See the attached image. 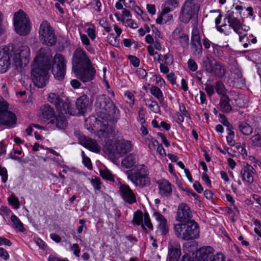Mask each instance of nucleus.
I'll list each match as a JSON object with an SVG mask.
<instances>
[{"label":"nucleus","mask_w":261,"mask_h":261,"mask_svg":"<svg viewBox=\"0 0 261 261\" xmlns=\"http://www.w3.org/2000/svg\"><path fill=\"white\" fill-rule=\"evenodd\" d=\"M51 58L50 49L48 47H45L38 50L34 59L31 76L33 83L38 88H43L48 81V70L50 68Z\"/></svg>","instance_id":"f257e3e1"},{"label":"nucleus","mask_w":261,"mask_h":261,"mask_svg":"<svg viewBox=\"0 0 261 261\" xmlns=\"http://www.w3.org/2000/svg\"><path fill=\"white\" fill-rule=\"evenodd\" d=\"M95 112L97 117L106 121L111 116H118L119 109L115 106L112 100L106 95H98L96 99Z\"/></svg>","instance_id":"f03ea898"},{"label":"nucleus","mask_w":261,"mask_h":261,"mask_svg":"<svg viewBox=\"0 0 261 261\" xmlns=\"http://www.w3.org/2000/svg\"><path fill=\"white\" fill-rule=\"evenodd\" d=\"M173 231L178 239L184 241L193 240L199 236V227L194 220L174 224Z\"/></svg>","instance_id":"7ed1b4c3"},{"label":"nucleus","mask_w":261,"mask_h":261,"mask_svg":"<svg viewBox=\"0 0 261 261\" xmlns=\"http://www.w3.org/2000/svg\"><path fill=\"white\" fill-rule=\"evenodd\" d=\"M127 178L136 187L143 188L149 186L151 184L149 171L144 164L138 165L135 170H129L125 172Z\"/></svg>","instance_id":"20e7f679"},{"label":"nucleus","mask_w":261,"mask_h":261,"mask_svg":"<svg viewBox=\"0 0 261 261\" xmlns=\"http://www.w3.org/2000/svg\"><path fill=\"white\" fill-rule=\"evenodd\" d=\"M13 24L15 31L20 36H26L30 32L31 25L29 18L21 10L14 13Z\"/></svg>","instance_id":"39448f33"},{"label":"nucleus","mask_w":261,"mask_h":261,"mask_svg":"<svg viewBox=\"0 0 261 261\" xmlns=\"http://www.w3.org/2000/svg\"><path fill=\"white\" fill-rule=\"evenodd\" d=\"M40 41L47 46L55 45L57 42L54 30L49 23L44 20L41 23L39 31Z\"/></svg>","instance_id":"423d86ee"},{"label":"nucleus","mask_w":261,"mask_h":261,"mask_svg":"<svg viewBox=\"0 0 261 261\" xmlns=\"http://www.w3.org/2000/svg\"><path fill=\"white\" fill-rule=\"evenodd\" d=\"M226 19L229 27L239 36L240 42L243 43L247 35V32L250 29L249 27L244 25L241 20L234 16L233 12L228 14Z\"/></svg>","instance_id":"0eeeda50"},{"label":"nucleus","mask_w":261,"mask_h":261,"mask_svg":"<svg viewBox=\"0 0 261 261\" xmlns=\"http://www.w3.org/2000/svg\"><path fill=\"white\" fill-rule=\"evenodd\" d=\"M66 62L63 55L57 54L54 56L52 64V72L57 80L64 79L66 73Z\"/></svg>","instance_id":"6e6552de"},{"label":"nucleus","mask_w":261,"mask_h":261,"mask_svg":"<svg viewBox=\"0 0 261 261\" xmlns=\"http://www.w3.org/2000/svg\"><path fill=\"white\" fill-rule=\"evenodd\" d=\"M198 10L199 6L196 0H187L182 7L179 16L180 21L184 23L188 22Z\"/></svg>","instance_id":"1a4fd4ad"},{"label":"nucleus","mask_w":261,"mask_h":261,"mask_svg":"<svg viewBox=\"0 0 261 261\" xmlns=\"http://www.w3.org/2000/svg\"><path fill=\"white\" fill-rule=\"evenodd\" d=\"M8 104L6 101H0V125L9 127L16 123L17 118L11 111H8Z\"/></svg>","instance_id":"9d476101"},{"label":"nucleus","mask_w":261,"mask_h":261,"mask_svg":"<svg viewBox=\"0 0 261 261\" xmlns=\"http://www.w3.org/2000/svg\"><path fill=\"white\" fill-rule=\"evenodd\" d=\"M72 70H77L91 63L86 53L81 48H76L72 56Z\"/></svg>","instance_id":"9b49d317"},{"label":"nucleus","mask_w":261,"mask_h":261,"mask_svg":"<svg viewBox=\"0 0 261 261\" xmlns=\"http://www.w3.org/2000/svg\"><path fill=\"white\" fill-rule=\"evenodd\" d=\"M204 68L205 71L210 73H214L218 77H223L225 73V70L222 65L214 60L206 58L203 61Z\"/></svg>","instance_id":"f8f14e48"},{"label":"nucleus","mask_w":261,"mask_h":261,"mask_svg":"<svg viewBox=\"0 0 261 261\" xmlns=\"http://www.w3.org/2000/svg\"><path fill=\"white\" fill-rule=\"evenodd\" d=\"M73 72L76 76L84 83L93 80L96 74V70L93 67L91 63Z\"/></svg>","instance_id":"ddd939ff"},{"label":"nucleus","mask_w":261,"mask_h":261,"mask_svg":"<svg viewBox=\"0 0 261 261\" xmlns=\"http://www.w3.org/2000/svg\"><path fill=\"white\" fill-rule=\"evenodd\" d=\"M191 49L196 56H201L202 53V47L198 28L194 27L192 31Z\"/></svg>","instance_id":"4468645a"},{"label":"nucleus","mask_w":261,"mask_h":261,"mask_svg":"<svg viewBox=\"0 0 261 261\" xmlns=\"http://www.w3.org/2000/svg\"><path fill=\"white\" fill-rule=\"evenodd\" d=\"M192 213L191 208L186 203L179 204L177 210L175 220L179 222H184L191 220Z\"/></svg>","instance_id":"2eb2a0df"},{"label":"nucleus","mask_w":261,"mask_h":261,"mask_svg":"<svg viewBox=\"0 0 261 261\" xmlns=\"http://www.w3.org/2000/svg\"><path fill=\"white\" fill-rule=\"evenodd\" d=\"M168 248L167 261H178L181 255L179 244L175 241H170L168 244Z\"/></svg>","instance_id":"dca6fc26"},{"label":"nucleus","mask_w":261,"mask_h":261,"mask_svg":"<svg viewBox=\"0 0 261 261\" xmlns=\"http://www.w3.org/2000/svg\"><path fill=\"white\" fill-rule=\"evenodd\" d=\"M30 56V48L27 45H22L19 47L18 52L12 57L15 65L16 66H20L22 64V60L23 59L26 60Z\"/></svg>","instance_id":"f3484780"},{"label":"nucleus","mask_w":261,"mask_h":261,"mask_svg":"<svg viewBox=\"0 0 261 261\" xmlns=\"http://www.w3.org/2000/svg\"><path fill=\"white\" fill-rule=\"evenodd\" d=\"M10 56L8 47L0 49V73L6 72L10 66Z\"/></svg>","instance_id":"a211bd4d"},{"label":"nucleus","mask_w":261,"mask_h":261,"mask_svg":"<svg viewBox=\"0 0 261 261\" xmlns=\"http://www.w3.org/2000/svg\"><path fill=\"white\" fill-rule=\"evenodd\" d=\"M132 148V145L130 141L121 140L116 143L115 149L111 153L122 155L130 151Z\"/></svg>","instance_id":"6ab92c4d"},{"label":"nucleus","mask_w":261,"mask_h":261,"mask_svg":"<svg viewBox=\"0 0 261 261\" xmlns=\"http://www.w3.org/2000/svg\"><path fill=\"white\" fill-rule=\"evenodd\" d=\"M119 190L123 199L126 202L131 204L136 202L135 194L129 186L121 184Z\"/></svg>","instance_id":"aec40b11"},{"label":"nucleus","mask_w":261,"mask_h":261,"mask_svg":"<svg viewBox=\"0 0 261 261\" xmlns=\"http://www.w3.org/2000/svg\"><path fill=\"white\" fill-rule=\"evenodd\" d=\"M79 140L80 143L90 151L95 153H99L100 151V146L95 140L87 137L85 136H81L79 138Z\"/></svg>","instance_id":"412c9836"},{"label":"nucleus","mask_w":261,"mask_h":261,"mask_svg":"<svg viewBox=\"0 0 261 261\" xmlns=\"http://www.w3.org/2000/svg\"><path fill=\"white\" fill-rule=\"evenodd\" d=\"M103 121L101 128L97 132V136L99 138L109 139L115 136L114 128L108 123V120Z\"/></svg>","instance_id":"4be33fe9"},{"label":"nucleus","mask_w":261,"mask_h":261,"mask_svg":"<svg viewBox=\"0 0 261 261\" xmlns=\"http://www.w3.org/2000/svg\"><path fill=\"white\" fill-rule=\"evenodd\" d=\"M213 252L214 249L210 246L200 248L196 254L197 261H211Z\"/></svg>","instance_id":"5701e85b"},{"label":"nucleus","mask_w":261,"mask_h":261,"mask_svg":"<svg viewBox=\"0 0 261 261\" xmlns=\"http://www.w3.org/2000/svg\"><path fill=\"white\" fill-rule=\"evenodd\" d=\"M48 124L55 125L57 128L61 130L65 129L66 128L68 122L63 114L59 113L58 115L55 116L53 119H51L48 122Z\"/></svg>","instance_id":"b1692460"},{"label":"nucleus","mask_w":261,"mask_h":261,"mask_svg":"<svg viewBox=\"0 0 261 261\" xmlns=\"http://www.w3.org/2000/svg\"><path fill=\"white\" fill-rule=\"evenodd\" d=\"M255 172L253 167L248 164H247L241 170V174L242 179L249 184H252L253 182L254 178L252 174Z\"/></svg>","instance_id":"393cba45"},{"label":"nucleus","mask_w":261,"mask_h":261,"mask_svg":"<svg viewBox=\"0 0 261 261\" xmlns=\"http://www.w3.org/2000/svg\"><path fill=\"white\" fill-rule=\"evenodd\" d=\"M159 194L162 196L168 197L172 193V189L171 184L167 180H161L158 181Z\"/></svg>","instance_id":"a878e982"},{"label":"nucleus","mask_w":261,"mask_h":261,"mask_svg":"<svg viewBox=\"0 0 261 261\" xmlns=\"http://www.w3.org/2000/svg\"><path fill=\"white\" fill-rule=\"evenodd\" d=\"M89 105V98L86 95L79 97L76 101V114H83L87 110Z\"/></svg>","instance_id":"bb28decb"},{"label":"nucleus","mask_w":261,"mask_h":261,"mask_svg":"<svg viewBox=\"0 0 261 261\" xmlns=\"http://www.w3.org/2000/svg\"><path fill=\"white\" fill-rule=\"evenodd\" d=\"M42 118L46 120H51L55 117L54 109L48 105H44L41 108Z\"/></svg>","instance_id":"cd10ccee"},{"label":"nucleus","mask_w":261,"mask_h":261,"mask_svg":"<svg viewBox=\"0 0 261 261\" xmlns=\"http://www.w3.org/2000/svg\"><path fill=\"white\" fill-rule=\"evenodd\" d=\"M57 109L60 111V114H63V113H65L70 115H76V111L73 108H72V106L69 101L63 102L62 100L60 107Z\"/></svg>","instance_id":"c85d7f7f"},{"label":"nucleus","mask_w":261,"mask_h":261,"mask_svg":"<svg viewBox=\"0 0 261 261\" xmlns=\"http://www.w3.org/2000/svg\"><path fill=\"white\" fill-rule=\"evenodd\" d=\"M138 159V157L136 154L131 153L122 160L121 164L126 168H130L137 162Z\"/></svg>","instance_id":"c756f323"},{"label":"nucleus","mask_w":261,"mask_h":261,"mask_svg":"<svg viewBox=\"0 0 261 261\" xmlns=\"http://www.w3.org/2000/svg\"><path fill=\"white\" fill-rule=\"evenodd\" d=\"M219 106L223 113H229L231 111L232 107L230 104V99L227 95L221 97Z\"/></svg>","instance_id":"7c9ffc66"},{"label":"nucleus","mask_w":261,"mask_h":261,"mask_svg":"<svg viewBox=\"0 0 261 261\" xmlns=\"http://www.w3.org/2000/svg\"><path fill=\"white\" fill-rule=\"evenodd\" d=\"M144 215L141 211H137L134 213L133 223L138 225H141V228L144 230H146L145 226L143 223Z\"/></svg>","instance_id":"2f4dec72"},{"label":"nucleus","mask_w":261,"mask_h":261,"mask_svg":"<svg viewBox=\"0 0 261 261\" xmlns=\"http://www.w3.org/2000/svg\"><path fill=\"white\" fill-rule=\"evenodd\" d=\"M240 131L244 135L249 136L253 132L251 126L247 122L244 121H240L238 123Z\"/></svg>","instance_id":"473e14b6"},{"label":"nucleus","mask_w":261,"mask_h":261,"mask_svg":"<svg viewBox=\"0 0 261 261\" xmlns=\"http://www.w3.org/2000/svg\"><path fill=\"white\" fill-rule=\"evenodd\" d=\"M48 100L50 103L54 104L57 109L60 107V104L62 103V99L58 94L55 93H50L49 94Z\"/></svg>","instance_id":"72a5a7b5"},{"label":"nucleus","mask_w":261,"mask_h":261,"mask_svg":"<svg viewBox=\"0 0 261 261\" xmlns=\"http://www.w3.org/2000/svg\"><path fill=\"white\" fill-rule=\"evenodd\" d=\"M215 89L216 92L219 95H221V96L223 95H226L225 94V87L224 83L222 81H219L215 83Z\"/></svg>","instance_id":"f704fd0d"},{"label":"nucleus","mask_w":261,"mask_h":261,"mask_svg":"<svg viewBox=\"0 0 261 261\" xmlns=\"http://www.w3.org/2000/svg\"><path fill=\"white\" fill-rule=\"evenodd\" d=\"M150 93L160 101L163 100V94L161 89L156 86H152L150 88Z\"/></svg>","instance_id":"c9c22d12"},{"label":"nucleus","mask_w":261,"mask_h":261,"mask_svg":"<svg viewBox=\"0 0 261 261\" xmlns=\"http://www.w3.org/2000/svg\"><path fill=\"white\" fill-rule=\"evenodd\" d=\"M11 220L15 226V228L21 232H23L25 230L22 223L20 221L18 217L13 215L11 217Z\"/></svg>","instance_id":"e433bc0d"},{"label":"nucleus","mask_w":261,"mask_h":261,"mask_svg":"<svg viewBox=\"0 0 261 261\" xmlns=\"http://www.w3.org/2000/svg\"><path fill=\"white\" fill-rule=\"evenodd\" d=\"M100 175L104 179L114 181V175L108 169L100 170Z\"/></svg>","instance_id":"4c0bfd02"},{"label":"nucleus","mask_w":261,"mask_h":261,"mask_svg":"<svg viewBox=\"0 0 261 261\" xmlns=\"http://www.w3.org/2000/svg\"><path fill=\"white\" fill-rule=\"evenodd\" d=\"M90 183L93 187L95 190L97 191H101L102 182L99 177H95L90 180Z\"/></svg>","instance_id":"58836bf2"},{"label":"nucleus","mask_w":261,"mask_h":261,"mask_svg":"<svg viewBox=\"0 0 261 261\" xmlns=\"http://www.w3.org/2000/svg\"><path fill=\"white\" fill-rule=\"evenodd\" d=\"M169 230L167 221L163 222L162 224H159L157 228V232L161 235L166 234Z\"/></svg>","instance_id":"ea45409f"},{"label":"nucleus","mask_w":261,"mask_h":261,"mask_svg":"<svg viewBox=\"0 0 261 261\" xmlns=\"http://www.w3.org/2000/svg\"><path fill=\"white\" fill-rule=\"evenodd\" d=\"M227 131L228 132V136L226 137L227 142L230 146H233L236 143L235 141L233 139L234 133L230 128H227Z\"/></svg>","instance_id":"a19ab883"},{"label":"nucleus","mask_w":261,"mask_h":261,"mask_svg":"<svg viewBox=\"0 0 261 261\" xmlns=\"http://www.w3.org/2000/svg\"><path fill=\"white\" fill-rule=\"evenodd\" d=\"M185 34L181 27H177L172 33V38L174 40H177Z\"/></svg>","instance_id":"79ce46f5"},{"label":"nucleus","mask_w":261,"mask_h":261,"mask_svg":"<svg viewBox=\"0 0 261 261\" xmlns=\"http://www.w3.org/2000/svg\"><path fill=\"white\" fill-rule=\"evenodd\" d=\"M124 96L126 97V102L129 104L130 107H133L135 102V96L134 94L129 91H126L125 92Z\"/></svg>","instance_id":"37998d69"},{"label":"nucleus","mask_w":261,"mask_h":261,"mask_svg":"<svg viewBox=\"0 0 261 261\" xmlns=\"http://www.w3.org/2000/svg\"><path fill=\"white\" fill-rule=\"evenodd\" d=\"M162 63L167 65H171L173 63V57L170 53L162 56Z\"/></svg>","instance_id":"c03bdc74"},{"label":"nucleus","mask_w":261,"mask_h":261,"mask_svg":"<svg viewBox=\"0 0 261 261\" xmlns=\"http://www.w3.org/2000/svg\"><path fill=\"white\" fill-rule=\"evenodd\" d=\"M82 162L84 165L89 169L92 168V163L90 159L86 155L84 151H82Z\"/></svg>","instance_id":"a18cd8bd"},{"label":"nucleus","mask_w":261,"mask_h":261,"mask_svg":"<svg viewBox=\"0 0 261 261\" xmlns=\"http://www.w3.org/2000/svg\"><path fill=\"white\" fill-rule=\"evenodd\" d=\"M250 141L253 146L261 147V136L259 134L253 136L250 138Z\"/></svg>","instance_id":"49530a36"},{"label":"nucleus","mask_w":261,"mask_h":261,"mask_svg":"<svg viewBox=\"0 0 261 261\" xmlns=\"http://www.w3.org/2000/svg\"><path fill=\"white\" fill-rule=\"evenodd\" d=\"M216 13H217L218 14L217 17L215 18V23L216 24L217 29L218 31L220 32H223L224 31L223 28H226V25L225 24L222 26L218 25L221 22L222 15L220 14L219 11H217Z\"/></svg>","instance_id":"de8ad7c7"},{"label":"nucleus","mask_w":261,"mask_h":261,"mask_svg":"<svg viewBox=\"0 0 261 261\" xmlns=\"http://www.w3.org/2000/svg\"><path fill=\"white\" fill-rule=\"evenodd\" d=\"M7 27V22L4 20V15L0 12V35L4 34Z\"/></svg>","instance_id":"09e8293b"},{"label":"nucleus","mask_w":261,"mask_h":261,"mask_svg":"<svg viewBox=\"0 0 261 261\" xmlns=\"http://www.w3.org/2000/svg\"><path fill=\"white\" fill-rule=\"evenodd\" d=\"M178 40H179V42L182 47L185 48H187L188 47L189 44V39L187 34L184 35Z\"/></svg>","instance_id":"8fccbe9b"},{"label":"nucleus","mask_w":261,"mask_h":261,"mask_svg":"<svg viewBox=\"0 0 261 261\" xmlns=\"http://www.w3.org/2000/svg\"><path fill=\"white\" fill-rule=\"evenodd\" d=\"M147 141H148V146L150 150H155V147L159 145V142L151 137L148 138L146 142Z\"/></svg>","instance_id":"3c124183"},{"label":"nucleus","mask_w":261,"mask_h":261,"mask_svg":"<svg viewBox=\"0 0 261 261\" xmlns=\"http://www.w3.org/2000/svg\"><path fill=\"white\" fill-rule=\"evenodd\" d=\"M153 217L154 218V219L157 221L158 225L159 224H162L163 222H165L166 221H167L166 219L164 217V216L158 212H154L153 214Z\"/></svg>","instance_id":"603ef678"},{"label":"nucleus","mask_w":261,"mask_h":261,"mask_svg":"<svg viewBox=\"0 0 261 261\" xmlns=\"http://www.w3.org/2000/svg\"><path fill=\"white\" fill-rule=\"evenodd\" d=\"M80 38L82 44L85 46L86 49L89 50L90 48V43L87 36L84 34H80Z\"/></svg>","instance_id":"864d4df0"},{"label":"nucleus","mask_w":261,"mask_h":261,"mask_svg":"<svg viewBox=\"0 0 261 261\" xmlns=\"http://www.w3.org/2000/svg\"><path fill=\"white\" fill-rule=\"evenodd\" d=\"M246 40V42L243 43V47L244 48H247L249 44H250V41L252 43H255L257 41L256 37H254L253 35H250L249 37H247V35L246 36V38L244 40V42Z\"/></svg>","instance_id":"5fc2aeb1"},{"label":"nucleus","mask_w":261,"mask_h":261,"mask_svg":"<svg viewBox=\"0 0 261 261\" xmlns=\"http://www.w3.org/2000/svg\"><path fill=\"white\" fill-rule=\"evenodd\" d=\"M99 24L104 28L106 31L110 32L111 30L107 19L105 17L101 18L99 21Z\"/></svg>","instance_id":"6e6d98bb"},{"label":"nucleus","mask_w":261,"mask_h":261,"mask_svg":"<svg viewBox=\"0 0 261 261\" xmlns=\"http://www.w3.org/2000/svg\"><path fill=\"white\" fill-rule=\"evenodd\" d=\"M214 87L210 84H205L204 90L210 97H211L215 93Z\"/></svg>","instance_id":"4d7b16f0"},{"label":"nucleus","mask_w":261,"mask_h":261,"mask_svg":"<svg viewBox=\"0 0 261 261\" xmlns=\"http://www.w3.org/2000/svg\"><path fill=\"white\" fill-rule=\"evenodd\" d=\"M10 203L16 209L19 207L20 204L17 198L13 195H11L9 198Z\"/></svg>","instance_id":"13d9d810"},{"label":"nucleus","mask_w":261,"mask_h":261,"mask_svg":"<svg viewBox=\"0 0 261 261\" xmlns=\"http://www.w3.org/2000/svg\"><path fill=\"white\" fill-rule=\"evenodd\" d=\"M0 176L2 177V181L5 183L8 180V172L7 169L0 165Z\"/></svg>","instance_id":"bf43d9fd"},{"label":"nucleus","mask_w":261,"mask_h":261,"mask_svg":"<svg viewBox=\"0 0 261 261\" xmlns=\"http://www.w3.org/2000/svg\"><path fill=\"white\" fill-rule=\"evenodd\" d=\"M144 226H146L150 229H153V225L151 222L148 213H145L144 215Z\"/></svg>","instance_id":"052dcab7"},{"label":"nucleus","mask_w":261,"mask_h":261,"mask_svg":"<svg viewBox=\"0 0 261 261\" xmlns=\"http://www.w3.org/2000/svg\"><path fill=\"white\" fill-rule=\"evenodd\" d=\"M188 68L192 71H196L197 70L198 66L195 61L192 59H190L188 61Z\"/></svg>","instance_id":"680f3d73"},{"label":"nucleus","mask_w":261,"mask_h":261,"mask_svg":"<svg viewBox=\"0 0 261 261\" xmlns=\"http://www.w3.org/2000/svg\"><path fill=\"white\" fill-rule=\"evenodd\" d=\"M148 108L151 111L155 113L160 111V107L157 102L155 101H152L151 103L148 105Z\"/></svg>","instance_id":"e2e57ef3"},{"label":"nucleus","mask_w":261,"mask_h":261,"mask_svg":"<svg viewBox=\"0 0 261 261\" xmlns=\"http://www.w3.org/2000/svg\"><path fill=\"white\" fill-rule=\"evenodd\" d=\"M70 249L73 251V253L75 256H76V257L80 256L81 248L77 244L74 243V244H72V245H71Z\"/></svg>","instance_id":"0e129e2a"},{"label":"nucleus","mask_w":261,"mask_h":261,"mask_svg":"<svg viewBox=\"0 0 261 261\" xmlns=\"http://www.w3.org/2000/svg\"><path fill=\"white\" fill-rule=\"evenodd\" d=\"M225 257L221 253H217L215 255H213L211 261H225Z\"/></svg>","instance_id":"69168bd1"},{"label":"nucleus","mask_w":261,"mask_h":261,"mask_svg":"<svg viewBox=\"0 0 261 261\" xmlns=\"http://www.w3.org/2000/svg\"><path fill=\"white\" fill-rule=\"evenodd\" d=\"M179 111L182 115L186 117L190 118V114L186 109L185 106L183 103H179Z\"/></svg>","instance_id":"338daca9"},{"label":"nucleus","mask_w":261,"mask_h":261,"mask_svg":"<svg viewBox=\"0 0 261 261\" xmlns=\"http://www.w3.org/2000/svg\"><path fill=\"white\" fill-rule=\"evenodd\" d=\"M137 75L141 79L144 78L147 75L146 70L143 68H138L136 71Z\"/></svg>","instance_id":"774afa93"}]
</instances>
